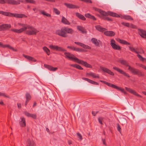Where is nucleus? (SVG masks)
Wrapping results in <instances>:
<instances>
[{
  "label": "nucleus",
  "instance_id": "32",
  "mask_svg": "<svg viewBox=\"0 0 146 146\" xmlns=\"http://www.w3.org/2000/svg\"><path fill=\"white\" fill-rule=\"evenodd\" d=\"M75 14L76 16L80 19L83 20H86V18L83 15H82L79 13H76Z\"/></svg>",
  "mask_w": 146,
  "mask_h": 146
},
{
  "label": "nucleus",
  "instance_id": "64",
  "mask_svg": "<svg viewBox=\"0 0 146 146\" xmlns=\"http://www.w3.org/2000/svg\"><path fill=\"white\" fill-rule=\"evenodd\" d=\"M102 142H103V143L104 145H106V143L105 142V139H102Z\"/></svg>",
  "mask_w": 146,
  "mask_h": 146
},
{
  "label": "nucleus",
  "instance_id": "8",
  "mask_svg": "<svg viewBox=\"0 0 146 146\" xmlns=\"http://www.w3.org/2000/svg\"><path fill=\"white\" fill-rule=\"evenodd\" d=\"M76 62L84 66L87 68H92V66L91 65L87 63L86 62L82 60H80L78 59V60H77Z\"/></svg>",
  "mask_w": 146,
  "mask_h": 146
},
{
  "label": "nucleus",
  "instance_id": "16",
  "mask_svg": "<svg viewBox=\"0 0 146 146\" xmlns=\"http://www.w3.org/2000/svg\"><path fill=\"white\" fill-rule=\"evenodd\" d=\"M19 124L21 127H25L26 126V124L25 118L24 117H21L19 121Z\"/></svg>",
  "mask_w": 146,
  "mask_h": 146
},
{
  "label": "nucleus",
  "instance_id": "51",
  "mask_svg": "<svg viewBox=\"0 0 146 146\" xmlns=\"http://www.w3.org/2000/svg\"><path fill=\"white\" fill-rule=\"evenodd\" d=\"M24 114L28 117H30L31 113H30L27 112H25Z\"/></svg>",
  "mask_w": 146,
  "mask_h": 146
},
{
  "label": "nucleus",
  "instance_id": "7",
  "mask_svg": "<svg viewBox=\"0 0 146 146\" xmlns=\"http://www.w3.org/2000/svg\"><path fill=\"white\" fill-rule=\"evenodd\" d=\"M64 54L66 58L71 59L72 60H74L75 62H76L77 60H78V58L76 57L74 55L69 52H65Z\"/></svg>",
  "mask_w": 146,
  "mask_h": 146
},
{
  "label": "nucleus",
  "instance_id": "41",
  "mask_svg": "<svg viewBox=\"0 0 146 146\" xmlns=\"http://www.w3.org/2000/svg\"><path fill=\"white\" fill-rule=\"evenodd\" d=\"M90 76H92L93 78H99V76L98 75H96V74L92 72H91Z\"/></svg>",
  "mask_w": 146,
  "mask_h": 146
},
{
  "label": "nucleus",
  "instance_id": "56",
  "mask_svg": "<svg viewBox=\"0 0 146 146\" xmlns=\"http://www.w3.org/2000/svg\"><path fill=\"white\" fill-rule=\"evenodd\" d=\"M6 3L5 0H0V4H5Z\"/></svg>",
  "mask_w": 146,
  "mask_h": 146
},
{
  "label": "nucleus",
  "instance_id": "2",
  "mask_svg": "<svg viewBox=\"0 0 146 146\" xmlns=\"http://www.w3.org/2000/svg\"><path fill=\"white\" fill-rule=\"evenodd\" d=\"M74 33V31L72 29L64 27L60 30H56L55 34L63 37L66 38L68 36L67 33L72 34Z\"/></svg>",
  "mask_w": 146,
  "mask_h": 146
},
{
  "label": "nucleus",
  "instance_id": "27",
  "mask_svg": "<svg viewBox=\"0 0 146 146\" xmlns=\"http://www.w3.org/2000/svg\"><path fill=\"white\" fill-rule=\"evenodd\" d=\"M61 22L63 24L65 25H70V22L66 19L63 16H62V17Z\"/></svg>",
  "mask_w": 146,
  "mask_h": 146
},
{
  "label": "nucleus",
  "instance_id": "57",
  "mask_svg": "<svg viewBox=\"0 0 146 146\" xmlns=\"http://www.w3.org/2000/svg\"><path fill=\"white\" fill-rule=\"evenodd\" d=\"M82 1H84L86 3H92V1L90 0H83Z\"/></svg>",
  "mask_w": 146,
  "mask_h": 146
},
{
  "label": "nucleus",
  "instance_id": "5",
  "mask_svg": "<svg viewBox=\"0 0 146 146\" xmlns=\"http://www.w3.org/2000/svg\"><path fill=\"white\" fill-rule=\"evenodd\" d=\"M49 48L51 49L62 52H66V50L63 48L62 47L59 46L57 45L50 44L49 46Z\"/></svg>",
  "mask_w": 146,
  "mask_h": 146
},
{
  "label": "nucleus",
  "instance_id": "12",
  "mask_svg": "<svg viewBox=\"0 0 146 146\" xmlns=\"http://www.w3.org/2000/svg\"><path fill=\"white\" fill-rule=\"evenodd\" d=\"M125 89L129 93L135 95V96L138 97H139L141 98L142 97L140 95L138 94L135 91L132 90L129 88L125 87Z\"/></svg>",
  "mask_w": 146,
  "mask_h": 146
},
{
  "label": "nucleus",
  "instance_id": "20",
  "mask_svg": "<svg viewBox=\"0 0 146 146\" xmlns=\"http://www.w3.org/2000/svg\"><path fill=\"white\" fill-rule=\"evenodd\" d=\"M82 79L83 80L86 81L88 82H89V83H90L92 84L96 85H98L99 84L98 82H95L92 80H91L88 78H82Z\"/></svg>",
  "mask_w": 146,
  "mask_h": 146
},
{
  "label": "nucleus",
  "instance_id": "19",
  "mask_svg": "<svg viewBox=\"0 0 146 146\" xmlns=\"http://www.w3.org/2000/svg\"><path fill=\"white\" fill-rule=\"evenodd\" d=\"M74 43L82 47L83 48L86 49H90L91 48L88 45H86L80 42H74Z\"/></svg>",
  "mask_w": 146,
  "mask_h": 146
},
{
  "label": "nucleus",
  "instance_id": "40",
  "mask_svg": "<svg viewBox=\"0 0 146 146\" xmlns=\"http://www.w3.org/2000/svg\"><path fill=\"white\" fill-rule=\"evenodd\" d=\"M129 49L130 50H131L132 52H134L138 54V51H137L136 50H138V49L137 48L136 49H135L134 48L132 47H131L130 46H129Z\"/></svg>",
  "mask_w": 146,
  "mask_h": 146
},
{
  "label": "nucleus",
  "instance_id": "53",
  "mask_svg": "<svg viewBox=\"0 0 146 146\" xmlns=\"http://www.w3.org/2000/svg\"><path fill=\"white\" fill-rule=\"evenodd\" d=\"M30 117H32L33 119H35L36 118V116L35 114L31 113Z\"/></svg>",
  "mask_w": 146,
  "mask_h": 146
},
{
  "label": "nucleus",
  "instance_id": "34",
  "mask_svg": "<svg viewBox=\"0 0 146 146\" xmlns=\"http://www.w3.org/2000/svg\"><path fill=\"white\" fill-rule=\"evenodd\" d=\"M85 16L86 17L90 19L95 21L96 20V18L93 16L91 15L89 13H87L85 14Z\"/></svg>",
  "mask_w": 146,
  "mask_h": 146
},
{
  "label": "nucleus",
  "instance_id": "10",
  "mask_svg": "<svg viewBox=\"0 0 146 146\" xmlns=\"http://www.w3.org/2000/svg\"><path fill=\"white\" fill-rule=\"evenodd\" d=\"M115 41L113 40L112 39L111 40L110 45L112 48L116 50H120L121 49L120 47L118 45L115 43Z\"/></svg>",
  "mask_w": 146,
  "mask_h": 146
},
{
  "label": "nucleus",
  "instance_id": "61",
  "mask_svg": "<svg viewBox=\"0 0 146 146\" xmlns=\"http://www.w3.org/2000/svg\"><path fill=\"white\" fill-rule=\"evenodd\" d=\"M106 84L108 86H109L111 87V85L112 84H111L109 83L108 82H106Z\"/></svg>",
  "mask_w": 146,
  "mask_h": 146
},
{
  "label": "nucleus",
  "instance_id": "26",
  "mask_svg": "<svg viewBox=\"0 0 146 146\" xmlns=\"http://www.w3.org/2000/svg\"><path fill=\"white\" fill-rule=\"evenodd\" d=\"M44 66L48 70L51 71H54L57 69V68H54L46 64H44Z\"/></svg>",
  "mask_w": 146,
  "mask_h": 146
},
{
  "label": "nucleus",
  "instance_id": "54",
  "mask_svg": "<svg viewBox=\"0 0 146 146\" xmlns=\"http://www.w3.org/2000/svg\"><path fill=\"white\" fill-rule=\"evenodd\" d=\"M111 87L117 89V90H118L119 88V87L113 84H112Z\"/></svg>",
  "mask_w": 146,
  "mask_h": 146
},
{
  "label": "nucleus",
  "instance_id": "17",
  "mask_svg": "<svg viewBox=\"0 0 146 146\" xmlns=\"http://www.w3.org/2000/svg\"><path fill=\"white\" fill-rule=\"evenodd\" d=\"M6 3L12 5H16L20 4L19 1L14 0H5Z\"/></svg>",
  "mask_w": 146,
  "mask_h": 146
},
{
  "label": "nucleus",
  "instance_id": "25",
  "mask_svg": "<svg viewBox=\"0 0 146 146\" xmlns=\"http://www.w3.org/2000/svg\"><path fill=\"white\" fill-rule=\"evenodd\" d=\"M116 40L117 41L121 44L127 45H129L130 44V43H129L127 42L125 40L121 39L119 38H117L116 39Z\"/></svg>",
  "mask_w": 146,
  "mask_h": 146
},
{
  "label": "nucleus",
  "instance_id": "44",
  "mask_svg": "<svg viewBox=\"0 0 146 146\" xmlns=\"http://www.w3.org/2000/svg\"><path fill=\"white\" fill-rule=\"evenodd\" d=\"M31 96L28 93H26V100L29 101L31 99Z\"/></svg>",
  "mask_w": 146,
  "mask_h": 146
},
{
  "label": "nucleus",
  "instance_id": "29",
  "mask_svg": "<svg viewBox=\"0 0 146 146\" xmlns=\"http://www.w3.org/2000/svg\"><path fill=\"white\" fill-rule=\"evenodd\" d=\"M24 29L23 28H21L19 29H11V31L16 33H20L23 32Z\"/></svg>",
  "mask_w": 146,
  "mask_h": 146
},
{
  "label": "nucleus",
  "instance_id": "49",
  "mask_svg": "<svg viewBox=\"0 0 146 146\" xmlns=\"http://www.w3.org/2000/svg\"><path fill=\"white\" fill-rule=\"evenodd\" d=\"M130 27H131L132 29H137V26L136 25L131 23L130 24Z\"/></svg>",
  "mask_w": 146,
  "mask_h": 146
},
{
  "label": "nucleus",
  "instance_id": "30",
  "mask_svg": "<svg viewBox=\"0 0 146 146\" xmlns=\"http://www.w3.org/2000/svg\"><path fill=\"white\" fill-rule=\"evenodd\" d=\"M27 146H33L35 145V143L34 141L31 140L30 139H28L27 141Z\"/></svg>",
  "mask_w": 146,
  "mask_h": 146
},
{
  "label": "nucleus",
  "instance_id": "42",
  "mask_svg": "<svg viewBox=\"0 0 146 146\" xmlns=\"http://www.w3.org/2000/svg\"><path fill=\"white\" fill-rule=\"evenodd\" d=\"M40 12L41 14L44 15H46L48 17H49L51 16L50 14L46 13V12L44 11H41Z\"/></svg>",
  "mask_w": 146,
  "mask_h": 146
},
{
  "label": "nucleus",
  "instance_id": "22",
  "mask_svg": "<svg viewBox=\"0 0 146 146\" xmlns=\"http://www.w3.org/2000/svg\"><path fill=\"white\" fill-rule=\"evenodd\" d=\"M104 34L106 36H112L115 35V33L112 31H106L104 33Z\"/></svg>",
  "mask_w": 146,
  "mask_h": 146
},
{
  "label": "nucleus",
  "instance_id": "14",
  "mask_svg": "<svg viewBox=\"0 0 146 146\" xmlns=\"http://www.w3.org/2000/svg\"><path fill=\"white\" fill-rule=\"evenodd\" d=\"M100 68L105 72L113 76L114 75V73L113 72L107 68L100 66Z\"/></svg>",
  "mask_w": 146,
  "mask_h": 146
},
{
  "label": "nucleus",
  "instance_id": "58",
  "mask_svg": "<svg viewBox=\"0 0 146 146\" xmlns=\"http://www.w3.org/2000/svg\"><path fill=\"white\" fill-rule=\"evenodd\" d=\"M98 113V111H92V113L94 116H95Z\"/></svg>",
  "mask_w": 146,
  "mask_h": 146
},
{
  "label": "nucleus",
  "instance_id": "28",
  "mask_svg": "<svg viewBox=\"0 0 146 146\" xmlns=\"http://www.w3.org/2000/svg\"><path fill=\"white\" fill-rule=\"evenodd\" d=\"M23 56L25 57V58L29 60H31L32 61H33L34 62H35L36 61V60L35 59L29 56L28 55H26L25 54H23Z\"/></svg>",
  "mask_w": 146,
  "mask_h": 146
},
{
  "label": "nucleus",
  "instance_id": "38",
  "mask_svg": "<svg viewBox=\"0 0 146 146\" xmlns=\"http://www.w3.org/2000/svg\"><path fill=\"white\" fill-rule=\"evenodd\" d=\"M121 17L122 19H124L127 20H133V19L129 15H125L122 17Z\"/></svg>",
  "mask_w": 146,
  "mask_h": 146
},
{
  "label": "nucleus",
  "instance_id": "47",
  "mask_svg": "<svg viewBox=\"0 0 146 146\" xmlns=\"http://www.w3.org/2000/svg\"><path fill=\"white\" fill-rule=\"evenodd\" d=\"M121 24L125 26L128 27H130V24L129 23L122 22Z\"/></svg>",
  "mask_w": 146,
  "mask_h": 146
},
{
  "label": "nucleus",
  "instance_id": "3",
  "mask_svg": "<svg viewBox=\"0 0 146 146\" xmlns=\"http://www.w3.org/2000/svg\"><path fill=\"white\" fill-rule=\"evenodd\" d=\"M120 62L121 64L126 66L128 67V69L133 74L137 75L139 77L143 76H144V74H143L139 70L129 66L126 60H120Z\"/></svg>",
  "mask_w": 146,
  "mask_h": 146
},
{
  "label": "nucleus",
  "instance_id": "60",
  "mask_svg": "<svg viewBox=\"0 0 146 146\" xmlns=\"http://www.w3.org/2000/svg\"><path fill=\"white\" fill-rule=\"evenodd\" d=\"M118 90L121 91L122 92H124V89L121 88L119 87Z\"/></svg>",
  "mask_w": 146,
  "mask_h": 146
},
{
  "label": "nucleus",
  "instance_id": "18",
  "mask_svg": "<svg viewBox=\"0 0 146 146\" xmlns=\"http://www.w3.org/2000/svg\"><path fill=\"white\" fill-rule=\"evenodd\" d=\"M64 4L65 5L67 8L71 9H78L79 8V7L76 5L71 4H69L66 3H64Z\"/></svg>",
  "mask_w": 146,
  "mask_h": 146
},
{
  "label": "nucleus",
  "instance_id": "31",
  "mask_svg": "<svg viewBox=\"0 0 146 146\" xmlns=\"http://www.w3.org/2000/svg\"><path fill=\"white\" fill-rule=\"evenodd\" d=\"M77 29L82 33H86V31L84 28L80 26H77Z\"/></svg>",
  "mask_w": 146,
  "mask_h": 146
},
{
  "label": "nucleus",
  "instance_id": "24",
  "mask_svg": "<svg viewBox=\"0 0 146 146\" xmlns=\"http://www.w3.org/2000/svg\"><path fill=\"white\" fill-rule=\"evenodd\" d=\"M0 46H2L3 48L7 47L9 48L15 52H17V50L16 49H15L13 47L9 45H3L2 43L1 42H0Z\"/></svg>",
  "mask_w": 146,
  "mask_h": 146
},
{
  "label": "nucleus",
  "instance_id": "52",
  "mask_svg": "<svg viewBox=\"0 0 146 146\" xmlns=\"http://www.w3.org/2000/svg\"><path fill=\"white\" fill-rule=\"evenodd\" d=\"M77 135L80 140H81L82 139V137L81 134L79 133H77Z\"/></svg>",
  "mask_w": 146,
  "mask_h": 146
},
{
  "label": "nucleus",
  "instance_id": "48",
  "mask_svg": "<svg viewBox=\"0 0 146 146\" xmlns=\"http://www.w3.org/2000/svg\"><path fill=\"white\" fill-rule=\"evenodd\" d=\"M27 3H30L33 4H35V1L33 0H25Z\"/></svg>",
  "mask_w": 146,
  "mask_h": 146
},
{
  "label": "nucleus",
  "instance_id": "9",
  "mask_svg": "<svg viewBox=\"0 0 146 146\" xmlns=\"http://www.w3.org/2000/svg\"><path fill=\"white\" fill-rule=\"evenodd\" d=\"M76 62L84 66L87 68H92V66L91 65L87 63L86 62L82 60H80L78 59V60H77Z\"/></svg>",
  "mask_w": 146,
  "mask_h": 146
},
{
  "label": "nucleus",
  "instance_id": "59",
  "mask_svg": "<svg viewBox=\"0 0 146 146\" xmlns=\"http://www.w3.org/2000/svg\"><path fill=\"white\" fill-rule=\"evenodd\" d=\"M144 53V51L142 49H141L138 52V54H143Z\"/></svg>",
  "mask_w": 146,
  "mask_h": 146
},
{
  "label": "nucleus",
  "instance_id": "1",
  "mask_svg": "<svg viewBox=\"0 0 146 146\" xmlns=\"http://www.w3.org/2000/svg\"><path fill=\"white\" fill-rule=\"evenodd\" d=\"M93 9L95 11H98L102 15L101 18L104 20H107L108 21H112V20L111 18L107 17L108 15L114 17H120L117 14L110 11H108L107 12H106L95 7H94Z\"/></svg>",
  "mask_w": 146,
  "mask_h": 146
},
{
  "label": "nucleus",
  "instance_id": "23",
  "mask_svg": "<svg viewBox=\"0 0 146 146\" xmlns=\"http://www.w3.org/2000/svg\"><path fill=\"white\" fill-rule=\"evenodd\" d=\"M67 48H69L74 51H75L77 52H81L82 51V50L81 49L79 48H76L74 46H68Z\"/></svg>",
  "mask_w": 146,
  "mask_h": 146
},
{
  "label": "nucleus",
  "instance_id": "39",
  "mask_svg": "<svg viewBox=\"0 0 146 146\" xmlns=\"http://www.w3.org/2000/svg\"><path fill=\"white\" fill-rule=\"evenodd\" d=\"M43 49L44 51L46 52L48 55L50 54V51L49 50L46 46H44L43 48Z\"/></svg>",
  "mask_w": 146,
  "mask_h": 146
},
{
  "label": "nucleus",
  "instance_id": "33",
  "mask_svg": "<svg viewBox=\"0 0 146 146\" xmlns=\"http://www.w3.org/2000/svg\"><path fill=\"white\" fill-rule=\"evenodd\" d=\"M18 24L19 26L23 27L21 28L24 29V31L26 30L27 29V26L29 25L24 23H18Z\"/></svg>",
  "mask_w": 146,
  "mask_h": 146
},
{
  "label": "nucleus",
  "instance_id": "37",
  "mask_svg": "<svg viewBox=\"0 0 146 146\" xmlns=\"http://www.w3.org/2000/svg\"><path fill=\"white\" fill-rule=\"evenodd\" d=\"M0 14L7 16L10 17L11 15V13L10 12H5L2 11H0Z\"/></svg>",
  "mask_w": 146,
  "mask_h": 146
},
{
  "label": "nucleus",
  "instance_id": "35",
  "mask_svg": "<svg viewBox=\"0 0 146 146\" xmlns=\"http://www.w3.org/2000/svg\"><path fill=\"white\" fill-rule=\"evenodd\" d=\"M95 27L97 30L101 32H103L106 30L105 28L102 27L100 25H98L96 26Z\"/></svg>",
  "mask_w": 146,
  "mask_h": 146
},
{
  "label": "nucleus",
  "instance_id": "21",
  "mask_svg": "<svg viewBox=\"0 0 146 146\" xmlns=\"http://www.w3.org/2000/svg\"><path fill=\"white\" fill-rule=\"evenodd\" d=\"M91 40L92 42L96 46H99L100 42V40H98L96 38H92Z\"/></svg>",
  "mask_w": 146,
  "mask_h": 146
},
{
  "label": "nucleus",
  "instance_id": "6",
  "mask_svg": "<svg viewBox=\"0 0 146 146\" xmlns=\"http://www.w3.org/2000/svg\"><path fill=\"white\" fill-rule=\"evenodd\" d=\"M11 27L9 24H5L0 25V31H5L9 30Z\"/></svg>",
  "mask_w": 146,
  "mask_h": 146
},
{
  "label": "nucleus",
  "instance_id": "62",
  "mask_svg": "<svg viewBox=\"0 0 146 146\" xmlns=\"http://www.w3.org/2000/svg\"><path fill=\"white\" fill-rule=\"evenodd\" d=\"M18 107L19 108H21V104L20 103H18L17 104Z\"/></svg>",
  "mask_w": 146,
  "mask_h": 146
},
{
  "label": "nucleus",
  "instance_id": "13",
  "mask_svg": "<svg viewBox=\"0 0 146 146\" xmlns=\"http://www.w3.org/2000/svg\"><path fill=\"white\" fill-rule=\"evenodd\" d=\"M138 33L140 36L143 38H146V31L140 29H138Z\"/></svg>",
  "mask_w": 146,
  "mask_h": 146
},
{
  "label": "nucleus",
  "instance_id": "36",
  "mask_svg": "<svg viewBox=\"0 0 146 146\" xmlns=\"http://www.w3.org/2000/svg\"><path fill=\"white\" fill-rule=\"evenodd\" d=\"M70 66L79 70H82L83 69V68L81 66L77 64H70Z\"/></svg>",
  "mask_w": 146,
  "mask_h": 146
},
{
  "label": "nucleus",
  "instance_id": "45",
  "mask_svg": "<svg viewBox=\"0 0 146 146\" xmlns=\"http://www.w3.org/2000/svg\"><path fill=\"white\" fill-rule=\"evenodd\" d=\"M137 56L139 59L142 61H144L145 60H146V59L143 57L141 55L139 54H138L137 55Z\"/></svg>",
  "mask_w": 146,
  "mask_h": 146
},
{
  "label": "nucleus",
  "instance_id": "46",
  "mask_svg": "<svg viewBox=\"0 0 146 146\" xmlns=\"http://www.w3.org/2000/svg\"><path fill=\"white\" fill-rule=\"evenodd\" d=\"M0 96H3L7 98H10V97L9 96L6 95V94L4 93L0 92Z\"/></svg>",
  "mask_w": 146,
  "mask_h": 146
},
{
  "label": "nucleus",
  "instance_id": "50",
  "mask_svg": "<svg viewBox=\"0 0 146 146\" xmlns=\"http://www.w3.org/2000/svg\"><path fill=\"white\" fill-rule=\"evenodd\" d=\"M103 118L102 117H100L98 118V121L99 122L102 124V121L103 120Z\"/></svg>",
  "mask_w": 146,
  "mask_h": 146
},
{
  "label": "nucleus",
  "instance_id": "15",
  "mask_svg": "<svg viewBox=\"0 0 146 146\" xmlns=\"http://www.w3.org/2000/svg\"><path fill=\"white\" fill-rule=\"evenodd\" d=\"M11 16L10 17H14L17 18H22L27 17V16L25 14H22L11 13Z\"/></svg>",
  "mask_w": 146,
  "mask_h": 146
},
{
  "label": "nucleus",
  "instance_id": "43",
  "mask_svg": "<svg viewBox=\"0 0 146 146\" xmlns=\"http://www.w3.org/2000/svg\"><path fill=\"white\" fill-rule=\"evenodd\" d=\"M53 11L56 15H59L60 14V11L59 10H58L56 8H53Z\"/></svg>",
  "mask_w": 146,
  "mask_h": 146
},
{
  "label": "nucleus",
  "instance_id": "4",
  "mask_svg": "<svg viewBox=\"0 0 146 146\" xmlns=\"http://www.w3.org/2000/svg\"><path fill=\"white\" fill-rule=\"evenodd\" d=\"M27 29L28 30L26 31V34L29 35H35L38 32L36 29L29 25L27 26Z\"/></svg>",
  "mask_w": 146,
  "mask_h": 146
},
{
  "label": "nucleus",
  "instance_id": "63",
  "mask_svg": "<svg viewBox=\"0 0 146 146\" xmlns=\"http://www.w3.org/2000/svg\"><path fill=\"white\" fill-rule=\"evenodd\" d=\"M139 66H140V67H142L143 68H144L145 66H144L142 64H139Z\"/></svg>",
  "mask_w": 146,
  "mask_h": 146
},
{
  "label": "nucleus",
  "instance_id": "11",
  "mask_svg": "<svg viewBox=\"0 0 146 146\" xmlns=\"http://www.w3.org/2000/svg\"><path fill=\"white\" fill-rule=\"evenodd\" d=\"M113 69L116 70V71H117L120 74L123 75L124 76L128 78H129L130 77L129 75L128 74H127L123 70L120 69L119 68H118L114 67L113 68Z\"/></svg>",
  "mask_w": 146,
  "mask_h": 146
},
{
  "label": "nucleus",
  "instance_id": "55",
  "mask_svg": "<svg viewBox=\"0 0 146 146\" xmlns=\"http://www.w3.org/2000/svg\"><path fill=\"white\" fill-rule=\"evenodd\" d=\"M117 129L118 131L119 132H120L121 130V128L120 125H119V124H117Z\"/></svg>",
  "mask_w": 146,
  "mask_h": 146
}]
</instances>
